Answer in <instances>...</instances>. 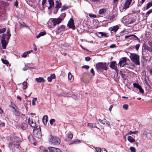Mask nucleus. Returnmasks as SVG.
Returning <instances> with one entry per match:
<instances>
[{"label": "nucleus", "instance_id": "f257e3e1", "mask_svg": "<svg viewBox=\"0 0 152 152\" xmlns=\"http://www.w3.org/2000/svg\"><path fill=\"white\" fill-rule=\"evenodd\" d=\"M130 58L132 61L134 62L135 64L140 65V56L135 53H130Z\"/></svg>", "mask_w": 152, "mask_h": 152}, {"label": "nucleus", "instance_id": "f03ea898", "mask_svg": "<svg viewBox=\"0 0 152 152\" xmlns=\"http://www.w3.org/2000/svg\"><path fill=\"white\" fill-rule=\"evenodd\" d=\"M12 142L9 144V148L12 150H13L15 148H18L19 146L18 143L17 141V139L15 138H12Z\"/></svg>", "mask_w": 152, "mask_h": 152}, {"label": "nucleus", "instance_id": "7ed1b4c3", "mask_svg": "<svg viewBox=\"0 0 152 152\" xmlns=\"http://www.w3.org/2000/svg\"><path fill=\"white\" fill-rule=\"evenodd\" d=\"M96 66L97 69L99 71H102L104 70H106L107 69L106 63H98L96 64Z\"/></svg>", "mask_w": 152, "mask_h": 152}, {"label": "nucleus", "instance_id": "20e7f679", "mask_svg": "<svg viewBox=\"0 0 152 152\" xmlns=\"http://www.w3.org/2000/svg\"><path fill=\"white\" fill-rule=\"evenodd\" d=\"M33 134L35 137L37 138H40L42 136L40 127L39 126L38 128H37V127L34 128L33 129Z\"/></svg>", "mask_w": 152, "mask_h": 152}, {"label": "nucleus", "instance_id": "39448f33", "mask_svg": "<svg viewBox=\"0 0 152 152\" xmlns=\"http://www.w3.org/2000/svg\"><path fill=\"white\" fill-rule=\"evenodd\" d=\"M50 142L53 144L57 145L60 144V140L58 137L51 136Z\"/></svg>", "mask_w": 152, "mask_h": 152}, {"label": "nucleus", "instance_id": "423d86ee", "mask_svg": "<svg viewBox=\"0 0 152 152\" xmlns=\"http://www.w3.org/2000/svg\"><path fill=\"white\" fill-rule=\"evenodd\" d=\"M143 134L146 136V137L149 139L152 138V131L146 130L144 131Z\"/></svg>", "mask_w": 152, "mask_h": 152}, {"label": "nucleus", "instance_id": "0eeeda50", "mask_svg": "<svg viewBox=\"0 0 152 152\" xmlns=\"http://www.w3.org/2000/svg\"><path fill=\"white\" fill-rule=\"evenodd\" d=\"M63 20V18L59 17L57 18H52L51 20L53 26H55L56 24H59Z\"/></svg>", "mask_w": 152, "mask_h": 152}, {"label": "nucleus", "instance_id": "6e6552de", "mask_svg": "<svg viewBox=\"0 0 152 152\" xmlns=\"http://www.w3.org/2000/svg\"><path fill=\"white\" fill-rule=\"evenodd\" d=\"M6 35L5 34H4L2 37H1V42L2 44V48L3 49H5L6 48V46L7 44V43L6 42V41L5 39V36Z\"/></svg>", "mask_w": 152, "mask_h": 152}, {"label": "nucleus", "instance_id": "1a4fd4ad", "mask_svg": "<svg viewBox=\"0 0 152 152\" xmlns=\"http://www.w3.org/2000/svg\"><path fill=\"white\" fill-rule=\"evenodd\" d=\"M126 59V57H124L121 59L119 63V65L121 67H124L127 64Z\"/></svg>", "mask_w": 152, "mask_h": 152}, {"label": "nucleus", "instance_id": "9d476101", "mask_svg": "<svg viewBox=\"0 0 152 152\" xmlns=\"http://www.w3.org/2000/svg\"><path fill=\"white\" fill-rule=\"evenodd\" d=\"M132 0H126L123 7V10H126L128 8L131 4Z\"/></svg>", "mask_w": 152, "mask_h": 152}, {"label": "nucleus", "instance_id": "9b49d317", "mask_svg": "<svg viewBox=\"0 0 152 152\" xmlns=\"http://www.w3.org/2000/svg\"><path fill=\"white\" fill-rule=\"evenodd\" d=\"M67 26L69 28H72L73 30H75V27L74 24V20L72 18L70 19L67 24Z\"/></svg>", "mask_w": 152, "mask_h": 152}, {"label": "nucleus", "instance_id": "f8f14e48", "mask_svg": "<svg viewBox=\"0 0 152 152\" xmlns=\"http://www.w3.org/2000/svg\"><path fill=\"white\" fill-rule=\"evenodd\" d=\"M117 64L115 61H112L111 62L110 66L111 68L115 70L117 72L118 71V69L116 66Z\"/></svg>", "mask_w": 152, "mask_h": 152}, {"label": "nucleus", "instance_id": "ddd939ff", "mask_svg": "<svg viewBox=\"0 0 152 152\" xmlns=\"http://www.w3.org/2000/svg\"><path fill=\"white\" fill-rule=\"evenodd\" d=\"M28 123L32 127L34 128L36 126V124L35 122H34L32 119H31L29 118L28 120Z\"/></svg>", "mask_w": 152, "mask_h": 152}, {"label": "nucleus", "instance_id": "4468645a", "mask_svg": "<svg viewBox=\"0 0 152 152\" xmlns=\"http://www.w3.org/2000/svg\"><path fill=\"white\" fill-rule=\"evenodd\" d=\"M48 148L50 152H61L60 150L58 148L53 147H49Z\"/></svg>", "mask_w": 152, "mask_h": 152}, {"label": "nucleus", "instance_id": "2eb2a0df", "mask_svg": "<svg viewBox=\"0 0 152 152\" xmlns=\"http://www.w3.org/2000/svg\"><path fill=\"white\" fill-rule=\"evenodd\" d=\"M119 29V27L118 25H117L110 28L109 29L111 31H113L116 32Z\"/></svg>", "mask_w": 152, "mask_h": 152}, {"label": "nucleus", "instance_id": "dca6fc26", "mask_svg": "<svg viewBox=\"0 0 152 152\" xmlns=\"http://www.w3.org/2000/svg\"><path fill=\"white\" fill-rule=\"evenodd\" d=\"M7 34H6L5 36V39H6L7 41H8L10 39L11 36L10 31L9 29H8L7 32Z\"/></svg>", "mask_w": 152, "mask_h": 152}, {"label": "nucleus", "instance_id": "f3484780", "mask_svg": "<svg viewBox=\"0 0 152 152\" xmlns=\"http://www.w3.org/2000/svg\"><path fill=\"white\" fill-rule=\"evenodd\" d=\"M65 30V26L64 25H61L58 27V32L64 31Z\"/></svg>", "mask_w": 152, "mask_h": 152}, {"label": "nucleus", "instance_id": "a211bd4d", "mask_svg": "<svg viewBox=\"0 0 152 152\" xmlns=\"http://www.w3.org/2000/svg\"><path fill=\"white\" fill-rule=\"evenodd\" d=\"M36 81L38 83H43L45 81V80L42 77H39L36 79Z\"/></svg>", "mask_w": 152, "mask_h": 152}, {"label": "nucleus", "instance_id": "6ab92c4d", "mask_svg": "<svg viewBox=\"0 0 152 152\" xmlns=\"http://www.w3.org/2000/svg\"><path fill=\"white\" fill-rule=\"evenodd\" d=\"M87 126L91 128H92L94 127H96L98 129V128L96 127V124L95 123H89L88 124Z\"/></svg>", "mask_w": 152, "mask_h": 152}, {"label": "nucleus", "instance_id": "aec40b11", "mask_svg": "<svg viewBox=\"0 0 152 152\" xmlns=\"http://www.w3.org/2000/svg\"><path fill=\"white\" fill-rule=\"evenodd\" d=\"M48 121V117L47 115H45L42 118V122L44 125L46 124Z\"/></svg>", "mask_w": 152, "mask_h": 152}, {"label": "nucleus", "instance_id": "412c9836", "mask_svg": "<svg viewBox=\"0 0 152 152\" xmlns=\"http://www.w3.org/2000/svg\"><path fill=\"white\" fill-rule=\"evenodd\" d=\"M96 151L95 152H107V151L105 149L103 148L101 149L99 148H96Z\"/></svg>", "mask_w": 152, "mask_h": 152}, {"label": "nucleus", "instance_id": "4be33fe9", "mask_svg": "<svg viewBox=\"0 0 152 152\" xmlns=\"http://www.w3.org/2000/svg\"><path fill=\"white\" fill-rule=\"evenodd\" d=\"M48 1L50 4V6L48 7V9H50L54 6V2L53 0H48Z\"/></svg>", "mask_w": 152, "mask_h": 152}, {"label": "nucleus", "instance_id": "5701e85b", "mask_svg": "<svg viewBox=\"0 0 152 152\" xmlns=\"http://www.w3.org/2000/svg\"><path fill=\"white\" fill-rule=\"evenodd\" d=\"M71 7L70 6L63 5L61 9V12H63L66 10H67Z\"/></svg>", "mask_w": 152, "mask_h": 152}, {"label": "nucleus", "instance_id": "b1692460", "mask_svg": "<svg viewBox=\"0 0 152 152\" xmlns=\"http://www.w3.org/2000/svg\"><path fill=\"white\" fill-rule=\"evenodd\" d=\"M68 79L71 81L72 82L74 80V78L72 77V75L70 72H69L68 74Z\"/></svg>", "mask_w": 152, "mask_h": 152}, {"label": "nucleus", "instance_id": "393cba45", "mask_svg": "<svg viewBox=\"0 0 152 152\" xmlns=\"http://www.w3.org/2000/svg\"><path fill=\"white\" fill-rule=\"evenodd\" d=\"M127 140L131 143H132L135 141V140L130 136H129L128 137Z\"/></svg>", "mask_w": 152, "mask_h": 152}, {"label": "nucleus", "instance_id": "a878e982", "mask_svg": "<svg viewBox=\"0 0 152 152\" xmlns=\"http://www.w3.org/2000/svg\"><path fill=\"white\" fill-rule=\"evenodd\" d=\"M46 34L45 31H42L40 32L39 34L37 36V38H39L40 37L45 35Z\"/></svg>", "mask_w": 152, "mask_h": 152}, {"label": "nucleus", "instance_id": "bb28decb", "mask_svg": "<svg viewBox=\"0 0 152 152\" xmlns=\"http://www.w3.org/2000/svg\"><path fill=\"white\" fill-rule=\"evenodd\" d=\"M56 6L55 8H59L61 7V3L59 2L57 0L56 1Z\"/></svg>", "mask_w": 152, "mask_h": 152}, {"label": "nucleus", "instance_id": "cd10ccee", "mask_svg": "<svg viewBox=\"0 0 152 152\" xmlns=\"http://www.w3.org/2000/svg\"><path fill=\"white\" fill-rule=\"evenodd\" d=\"M27 125L26 124L23 123L22 125L21 128L23 130H24L27 128Z\"/></svg>", "mask_w": 152, "mask_h": 152}, {"label": "nucleus", "instance_id": "c85d7f7f", "mask_svg": "<svg viewBox=\"0 0 152 152\" xmlns=\"http://www.w3.org/2000/svg\"><path fill=\"white\" fill-rule=\"evenodd\" d=\"M106 119H104L103 120H102L100 119H98V121L102 124L105 125V122H106Z\"/></svg>", "mask_w": 152, "mask_h": 152}, {"label": "nucleus", "instance_id": "c756f323", "mask_svg": "<svg viewBox=\"0 0 152 152\" xmlns=\"http://www.w3.org/2000/svg\"><path fill=\"white\" fill-rule=\"evenodd\" d=\"M106 11V10L105 9H100L99 10V13L100 14H102L105 13Z\"/></svg>", "mask_w": 152, "mask_h": 152}, {"label": "nucleus", "instance_id": "7c9ffc66", "mask_svg": "<svg viewBox=\"0 0 152 152\" xmlns=\"http://www.w3.org/2000/svg\"><path fill=\"white\" fill-rule=\"evenodd\" d=\"M23 89H26L27 88V82H24L23 83Z\"/></svg>", "mask_w": 152, "mask_h": 152}, {"label": "nucleus", "instance_id": "2f4dec72", "mask_svg": "<svg viewBox=\"0 0 152 152\" xmlns=\"http://www.w3.org/2000/svg\"><path fill=\"white\" fill-rule=\"evenodd\" d=\"M152 6V2H149L146 5V10L148 9L150 7Z\"/></svg>", "mask_w": 152, "mask_h": 152}, {"label": "nucleus", "instance_id": "473e14b6", "mask_svg": "<svg viewBox=\"0 0 152 152\" xmlns=\"http://www.w3.org/2000/svg\"><path fill=\"white\" fill-rule=\"evenodd\" d=\"M9 107H11L13 110H15L16 109V108L17 107L15 104L12 102H11V105H10Z\"/></svg>", "mask_w": 152, "mask_h": 152}, {"label": "nucleus", "instance_id": "72a5a7b5", "mask_svg": "<svg viewBox=\"0 0 152 152\" xmlns=\"http://www.w3.org/2000/svg\"><path fill=\"white\" fill-rule=\"evenodd\" d=\"M131 37H134V38H135L137 39H138V38L136 36L134 35H126L125 36V39H127L128 38Z\"/></svg>", "mask_w": 152, "mask_h": 152}, {"label": "nucleus", "instance_id": "f704fd0d", "mask_svg": "<svg viewBox=\"0 0 152 152\" xmlns=\"http://www.w3.org/2000/svg\"><path fill=\"white\" fill-rule=\"evenodd\" d=\"M133 86L134 87L137 88L138 89L141 86L138 84L136 83H134L133 84Z\"/></svg>", "mask_w": 152, "mask_h": 152}, {"label": "nucleus", "instance_id": "c9c22d12", "mask_svg": "<svg viewBox=\"0 0 152 152\" xmlns=\"http://www.w3.org/2000/svg\"><path fill=\"white\" fill-rule=\"evenodd\" d=\"M14 110V114L18 116L19 115L20 113L19 112L18 110H17L16 109H15Z\"/></svg>", "mask_w": 152, "mask_h": 152}, {"label": "nucleus", "instance_id": "e433bc0d", "mask_svg": "<svg viewBox=\"0 0 152 152\" xmlns=\"http://www.w3.org/2000/svg\"><path fill=\"white\" fill-rule=\"evenodd\" d=\"M129 149L131 152H136V150L135 148L133 147H130Z\"/></svg>", "mask_w": 152, "mask_h": 152}, {"label": "nucleus", "instance_id": "4c0bfd02", "mask_svg": "<svg viewBox=\"0 0 152 152\" xmlns=\"http://www.w3.org/2000/svg\"><path fill=\"white\" fill-rule=\"evenodd\" d=\"M98 34H100L101 36H104L105 37H108L106 34H104L102 32H98Z\"/></svg>", "mask_w": 152, "mask_h": 152}, {"label": "nucleus", "instance_id": "58836bf2", "mask_svg": "<svg viewBox=\"0 0 152 152\" xmlns=\"http://www.w3.org/2000/svg\"><path fill=\"white\" fill-rule=\"evenodd\" d=\"M1 61L2 62V63L3 64H8V63H9L8 61L6 60L1 59Z\"/></svg>", "mask_w": 152, "mask_h": 152}, {"label": "nucleus", "instance_id": "ea45409f", "mask_svg": "<svg viewBox=\"0 0 152 152\" xmlns=\"http://www.w3.org/2000/svg\"><path fill=\"white\" fill-rule=\"evenodd\" d=\"M151 12H152V9L149 10L146 13V17H148L149 15Z\"/></svg>", "mask_w": 152, "mask_h": 152}, {"label": "nucleus", "instance_id": "a19ab883", "mask_svg": "<svg viewBox=\"0 0 152 152\" xmlns=\"http://www.w3.org/2000/svg\"><path fill=\"white\" fill-rule=\"evenodd\" d=\"M128 107L129 105L127 104H124L123 105L122 107L123 108L126 110H127L128 109Z\"/></svg>", "mask_w": 152, "mask_h": 152}, {"label": "nucleus", "instance_id": "79ce46f5", "mask_svg": "<svg viewBox=\"0 0 152 152\" xmlns=\"http://www.w3.org/2000/svg\"><path fill=\"white\" fill-rule=\"evenodd\" d=\"M138 132L137 131H134V132H132L131 131H130L127 134L128 135H131L132 134H136L137 132Z\"/></svg>", "mask_w": 152, "mask_h": 152}, {"label": "nucleus", "instance_id": "37998d69", "mask_svg": "<svg viewBox=\"0 0 152 152\" xmlns=\"http://www.w3.org/2000/svg\"><path fill=\"white\" fill-rule=\"evenodd\" d=\"M37 98H34L32 102V104L33 105H34L35 104V102L37 101Z\"/></svg>", "mask_w": 152, "mask_h": 152}, {"label": "nucleus", "instance_id": "c03bdc74", "mask_svg": "<svg viewBox=\"0 0 152 152\" xmlns=\"http://www.w3.org/2000/svg\"><path fill=\"white\" fill-rule=\"evenodd\" d=\"M28 54V53H27V52H26L23 54L21 56V57L23 58H25L26 57Z\"/></svg>", "mask_w": 152, "mask_h": 152}, {"label": "nucleus", "instance_id": "a18cd8bd", "mask_svg": "<svg viewBox=\"0 0 152 152\" xmlns=\"http://www.w3.org/2000/svg\"><path fill=\"white\" fill-rule=\"evenodd\" d=\"M88 16L91 18H96V15L92 14H88Z\"/></svg>", "mask_w": 152, "mask_h": 152}, {"label": "nucleus", "instance_id": "49530a36", "mask_svg": "<svg viewBox=\"0 0 152 152\" xmlns=\"http://www.w3.org/2000/svg\"><path fill=\"white\" fill-rule=\"evenodd\" d=\"M6 31V29L5 28H3L0 29V34L3 33Z\"/></svg>", "mask_w": 152, "mask_h": 152}, {"label": "nucleus", "instance_id": "de8ad7c7", "mask_svg": "<svg viewBox=\"0 0 152 152\" xmlns=\"http://www.w3.org/2000/svg\"><path fill=\"white\" fill-rule=\"evenodd\" d=\"M105 125L109 127H111L110 123L109 121H107L106 120V122H105Z\"/></svg>", "mask_w": 152, "mask_h": 152}, {"label": "nucleus", "instance_id": "09e8293b", "mask_svg": "<svg viewBox=\"0 0 152 152\" xmlns=\"http://www.w3.org/2000/svg\"><path fill=\"white\" fill-rule=\"evenodd\" d=\"M55 120L54 119H51L50 121V124L52 125V124H53V123L55 122Z\"/></svg>", "mask_w": 152, "mask_h": 152}, {"label": "nucleus", "instance_id": "8fccbe9b", "mask_svg": "<svg viewBox=\"0 0 152 152\" xmlns=\"http://www.w3.org/2000/svg\"><path fill=\"white\" fill-rule=\"evenodd\" d=\"M138 89L139 90V91L140 92L143 94L144 92V91L143 90V89H142V88H141V87L140 86V88H138Z\"/></svg>", "mask_w": 152, "mask_h": 152}, {"label": "nucleus", "instance_id": "3c124183", "mask_svg": "<svg viewBox=\"0 0 152 152\" xmlns=\"http://www.w3.org/2000/svg\"><path fill=\"white\" fill-rule=\"evenodd\" d=\"M52 79L53 78L51 77V76L48 77V80L49 82H51Z\"/></svg>", "mask_w": 152, "mask_h": 152}, {"label": "nucleus", "instance_id": "603ef678", "mask_svg": "<svg viewBox=\"0 0 152 152\" xmlns=\"http://www.w3.org/2000/svg\"><path fill=\"white\" fill-rule=\"evenodd\" d=\"M66 16V14L65 13H63L60 16L61 17V18H63V19Z\"/></svg>", "mask_w": 152, "mask_h": 152}, {"label": "nucleus", "instance_id": "864d4df0", "mask_svg": "<svg viewBox=\"0 0 152 152\" xmlns=\"http://www.w3.org/2000/svg\"><path fill=\"white\" fill-rule=\"evenodd\" d=\"M86 77H87V79H85V80L87 82H89V81H90V76L88 75H87Z\"/></svg>", "mask_w": 152, "mask_h": 152}, {"label": "nucleus", "instance_id": "5fc2aeb1", "mask_svg": "<svg viewBox=\"0 0 152 152\" xmlns=\"http://www.w3.org/2000/svg\"><path fill=\"white\" fill-rule=\"evenodd\" d=\"M140 46V45L139 44H137L136 45L135 48L136 50H138V49L139 48Z\"/></svg>", "mask_w": 152, "mask_h": 152}, {"label": "nucleus", "instance_id": "6e6d98bb", "mask_svg": "<svg viewBox=\"0 0 152 152\" xmlns=\"http://www.w3.org/2000/svg\"><path fill=\"white\" fill-rule=\"evenodd\" d=\"M89 66L88 65H84L82 66V68H86V69H88L89 68Z\"/></svg>", "mask_w": 152, "mask_h": 152}, {"label": "nucleus", "instance_id": "4d7b16f0", "mask_svg": "<svg viewBox=\"0 0 152 152\" xmlns=\"http://www.w3.org/2000/svg\"><path fill=\"white\" fill-rule=\"evenodd\" d=\"M91 58L89 57H86L85 58V60L86 61H88L90 60Z\"/></svg>", "mask_w": 152, "mask_h": 152}, {"label": "nucleus", "instance_id": "13d9d810", "mask_svg": "<svg viewBox=\"0 0 152 152\" xmlns=\"http://www.w3.org/2000/svg\"><path fill=\"white\" fill-rule=\"evenodd\" d=\"M90 72L91 73H92L93 76H94L95 75L93 69L92 68L91 69Z\"/></svg>", "mask_w": 152, "mask_h": 152}, {"label": "nucleus", "instance_id": "bf43d9fd", "mask_svg": "<svg viewBox=\"0 0 152 152\" xmlns=\"http://www.w3.org/2000/svg\"><path fill=\"white\" fill-rule=\"evenodd\" d=\"M73 136V134H71L69 135L68 137L70 139H72Z\"/></svg>", "mask_w": 152, "mask_h": 152}, {"label": "nucleus", "instance_id": "052dcab7", "mask_svg": "<svg viewBox=\"0 0 152 152\" xmlns=\"http://www.w3.org/2000/svg\"><path fill=\"white\" fill-rule=\"evenodd\" d=\"M40 149L41 150V152L43 151L44 150H45V148L43 146L40 147Z\"/></svg>", "mask_w": 152, "mask_h": 152}, {"label": "nucleus", "instance_id": "680f3d73", "mask_svg": "<svg viewBox=\"0 0 152 152\" xmlns=\"http://www.w3.org/2000/svg\"><path fill=\"white\" fill-rule=\"evenodd\" d=\"M116 47L115 44H112L110 45V48H114Z\"/></svg>", "mask_w": 152, "mask_h": 152}, {"label": "nucleus", "instance_id": "e2e57ef3", "mask_svg": "<svg viewBox=\"0 0 152 152\" xmlns=\"http://www.w3.org/2000/svg\"><path fill=\"white\" fill-rule=\"evenodd\" d=\"M28 67L26 66V65H25V66L23 69V71H26L28 69Z\"/></svg>", "mask_w": 152, "mask_h": 152}, {"label": "nucleus", "instance_id": "0e129e2a", "mask_svg": "<svg viewBox=\"0 0 152 152\" xmlns=\"http://www.w3.org/2000/svg\"><path fill=\"white\" fill-rule=\"evenodd\" d=\"M46 0H42V5L43 6L45 3Z\"/></svg>", "mask_w": 152, "mask_h": 152}, {"label": "nucleus", "instance_id": "69168bd1", "mask_svg": "<svg viewBox=\"0 0 152 152\" xmlns=\"http://www.w3.org/2000/svg\"><path fill=\"white\" fill-rule=\"evenodd\" d=\"M15 5L17 7L18 5V1L17 0H16L15 4Z\"/></svg>", "mask_w": 152, "mask_h": 152}, {"label": "nucleus", "instance_id": "338daca9", "mask_svg": "<svg viewBox=\"0 0 152 152\" xmlns=\"http://www.w3.org/2000/svg\"><path fill=\"white\" fill-rule=\"evenodd\" d=\"M113 105H111L110 106V107L109 108V110L110 112H111L112 108H113Z\"/></svg>", "mask_w": 152, "mask_h": 152}, {"label": "nucleus", "instance_id": "774afa93", "mask_svg": "<svg viewBox=\"0 0 152 152\" xmlns=\"http://www.w3.org/2000/svg\"><path fill=\"white\" fill-rule=\"evenodd\" d=\"M148 45L150 47H152V42H148Z\"/></svg>", "mask_w": 152, "mask_h": 152}]
</instances>
